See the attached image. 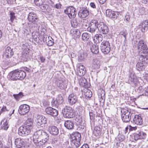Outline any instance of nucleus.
<instances>
[{"label": "nucleus", "instance_id": "nucleus-1", "mask_svg": "<svg viewBox=\"0 0 148 148\" xmlns=\"http://www.w3.org/2000/svg\"><path fill=\"white\" fill-rule=\"evenodd\" d=\"M33 138L34 143L38 147L45 144L49 139L48 134L45 131L40 130L35 132Z\"/></svg>", "mask_w": 148, "mask_h": 148}, {"label": "nucleus", "instance_id": "nucleus-2", "mask_svg": "<svg viewBox=\"0 0 148 148\" xmlns=\"http://www.w3.org/2000/svg\"><path fill=\"white\" fill-rule=\"evenodd\" d=\"M26 73L24 70H15L10 72L8 76L9 78L13 80H22L26 76Z\"/></svg>", "mask_w": 148, "mask_h": 148}, {"label": "nucleus", "instance_id": "nucleus-3", "mask_svg": "<svg viewBox=\"0 0 148 148\" xmlns=\"http://www.w3.org/2000/svg\"><path fill=\"white\" fill-rule=\"evenodd\" d=\"M138 54L140 57L148 58V47L143 40H140L138 43Z\"/></svg>", "mask_w": 148, "mask_h": 148}, {"label": "nucleus", "instance_id": "nucleus-4", "mask_svg": "<svg viewBox=\"0 0 148 148\" xmlns=\"http://www.w3.org/2000/svg\"><path fill=\"white\" fill-rule=\"evenodd\" d=\"M81 135L79 133L76 132L72 133L70 135L69 140L71 145L75 146L76 147H79L81 145Z\"/></svg>", "mask_w": 148, "mask_h": 148}, {"label": "nucleus", "instance_id": "nucleus-5", "mask_svg": "<svg viewBox=\"0 0 148 148\" xmlns=\"http://www.w3.org/2000/svg\"><path fill=\"white\" fill-rule=\"evenodd\" d=\"M130 110L126 107L121 109V112L122 113L121 118L123 122L127 123L130 121L131 116L133 114L131 112Z\"/></svg>", "mask_w": 148, "mask_h": 148}, {"label": "nucleus", "instance_id": "nucleus-6", "mask_svg": "<svg viewBox=\"0 0 148 148\" xmlns=\"http://www.w3.org/2000/svg\"><path fill=\"white\" fill-rule=\"evenodd\" d=\"M140 57L139 60L136 64V68L138 71H143L145 69V65L148 64V58Z\"/></svg>", "mask_w": 148, "mask_h": 148}, {"label": "nucleus", "instance_id": "nucleus-7", "mask_svg": "<svg viewBox=\"0 0 148 148\" xmlns=\"http://www.w3.org/2000/svg\"><path fill=\"white\" fill-rule=\"evenodd\" d=\"M28 20L32 23L36 24L37 28L40 26V22L38 16L34 12H30L28 16Z\"/></svg>", "mask_w": 148, "mask_h": 148}, {"label": "nucleus", "instance_id": "nucleus-8", "mask_svg": "<svg viewBox=\"0 0 148 148\" xmlns=\"http://www.w3.org/2000/svg\"><path fill=\"white\" fill-rule=\"evenodd\" d=\"M101 50L103 53L105 54L109 53L111 49L110 44L107 40H103L100 45Z\"/></svg>", "mask_w": 148, "mask_h": 148}, {"label": "nucleus", "instance_id": "nucleus-9", "mask_svg": "<svg viewBox=\"0 0 148 148\" xmlns=\"http://www.w3.org/2000/svg\"><path fill=\"white\" fill-rule=\"evenodd\" d=\"M32 129L24 125L20 126L18 131V135L22 136H26L30 134Z\"/></svg>", "mask_w": 148, "mask_h": 148}, {"label": "nucleus", "instance_id": "nucleus-10", "mask_svg": "<svg viewBox=\"0 0 148 148\" xmlns=\"http://www.w3.org/2000/svg\"><path fill=\"white\" fill-rule=\"evenodd\" d=\"M63 116L66 118H73L75 116L73 110L70 107L66 106L62 110Z\"/></svg>", "mask_w": 148, "mask_h": 148}, {"label": "nucleus", "instance_id": "nucleus-11", "mask_svg": "<svg viewBox=\"0 0 148 148\" xmlns=\"http://www.w3.org/2000/svg\"><path fill=\"white\" fill-rule=\"evenodd\" d=\"M64 12L67 14L70 18H75L77 13L76 9L73 6L67 7L64 10Z\"/></svg>", "mask_w": 148, "mask_h": 148}, {"label": "nucleus", "instance_id": "nucleus-12", "mask_svg": "<svg viewBox=\"0 0 148 148\" xmlns=\"http://www.w3.org/2000/svg\"><path fill=\"white\" fill-rule=\"evenodd\" d=\"M99 23L95 20H92L89 24L87 31L91 33H94L97 29H98Z\"/></svg>", "mask_w": 148, "mask_h": 148}, {"label": "nucleus", "instance_id": "nucleus-13", "mask_svg": "<svg viewBox=\"0 0 148 148\" xmlns=\"http://www.w3.org/2000/svg\"><path fill=\"white\" fill-rule=\"evenodd\" d=\"M47 121V118L44 116L41 115L36 116V122L38 125L43 127L44 125L46 124Z\"/></svg>", "mask_w": 148, "mask_h": 148}, {"label": "nucleus", "instance_id": "nucleus-14", "mask_svg": "<svg viewBox=\"0 0 148 148\" xmlns=\"http://www.w3.org/2000/svg\"><path fill=\"white\" fill-rule=\"evenodd\" d=\"M13 55L14 52L13 48H11L8 46L5 47L4 51L3 53V56L4 58L7 59H9L11 58Z\"/></svg>", "mask_w": 148, "mask_h": 148}, {"label": "nucleus", "instance_id": "nucleus-15", "mask_svg": "<svg viewBox=\"0 0 148 148\" xmlns=\"http://www.w3.org/2000/svg\"><path fill=\"white\" fill-rule=\"evenodd\" d=\"M30 110V107L28 105L24 104L21 105L19 108L18 112L21 115H24L27 113Z\"/></svg>", "mask_w": 148, "mask_h": 148}, {"label": "nucleus", "instance_id": "nucleus-16", "mask_svg": "<svg viewBox=\"0 0 148 148\" xmlns=\"http://www.w3.org/2000/svg\"><path fill=\"white\" fill-rule=\"evenodd\" d=\"M98 30L103 34H107L109 29L106 25L103 22H99L98 25Z\"/></svg>", "mask_w": 148, "mask_h": 148}, {"label": "nucleus", "instance_id": "nucleus-17", "mask_svg": "<svg viewBox=\"0 0 148 148\" xmlns=\"http://www.w3.org/2000/svg\"><path fill=\"white\" fill-rule=\"evenodd\" d=\"M119 13L117 12L112 11L108 9L106 11L107 16L113 19H116L119 15Z\"/></svg>", "mask_w": 148, "mask_h": 148}, {"label": "nucleus", "instance_id": "nucleus-18", "mask_svg": "<svg viewBox=\"0 0 148 148\" xmlns=\"http://www.w3.org/2000/svg\"><path fill=\"white\" fill-rule=\"evenodd\" d=\"M146 137V134L140 130L138 131L134 134V138L136 140L139 139H144Z\"/></svg>", "mask_w": 148, "mask_h": 148}, {"label": "nucleus", "instance_id": "nucleus-19", "mask_svg": "<svg viewBox=\"0 0 148 148\" xmlns=\"http://www.w3.org/2000/svg\"><path fill=\"white\" fill-rule=\"evenodd\" d=\"M77 101V97L76 94L73 93L69 95L68 98V101L71 105L75 104Z\"/></svg>", "mask_w": 148, "mask_h": 148}, {"label": "nucleus", "instance_id": "nucleus-20", "mask_svg": "<svg viewBox=\"0 0 148 148\" xmlns=\"http://www.w3.org/2000/svg\"><path fill=\"white\" fill-rule=\"evenodd\" d=\"M46 113L53 116H56L58 114V111L56 109L51 107H48L45 109Z\"/></svg>", "mask_w": 148, "mask_h": 148}, {"label": "nucleus", "instance_id": "nucleus-21", "mask_svg": "<svg viewBox=\"0 0 148 148\" xmlns=\"http://www.w3.org/2000/svg\"><path fill=\"white\" fill-rule=\"evenodd\" d=\"M87 45L90 46V50L92 53L95 54H97L99 52L98 46L96 44H93L91 42L88 41Z\"/></svg>", "mask_w": 148, "mask_h": 148}, {"label": "nucleus", "instance_id": "nucleus-22", "mask_svg": "<svg viewBox=\"0 0 148 148\" xmlns=\"http://www.w3.org/2000/svg\"><path fill=\"white\" fill-rule=\"evenodd\" d=\"M48 131L50 134L53 136H56L59 133V130L58 128L56 126L49 125L48 128Z\"/></svg>", "mask_w": 148, "mask_h": 148}, {"label": "nucleus", "instance_id": "nucleus-23", "mask_svg": "<svg viewBox=\"0 0 148 148\" xmlns=\"http://www.w3.org/2000/svg\"><path fill=\"white\" fill-rule=\"evenodd\" d=\"M42 40L43 42H45L46 44L48 46H52L54 44L53 39L50 36H44L43 37Z\"/></svg>", "mask_w": 148, "mask_h": 148}, {"label": "nucleus", "instance_id": "nucleus-24", "mask_svg": "<svg viewBox=\"0 0 148 148\" xmlns=\"http://www.w3.org/2000/svg\"><path fill=\"white\" fill-rule=\"evenodd\" d=\"M58 87L61 89H64L66 88L67 81L64 79L59 80L57 83Z\"/></svg>", "mask_w": 148, "mask_h": 148}, {"label": "nucleus", "instance_id": "nucleus-25", "mask_svg": "<svg viewBox=\"0 0 148 148\" xmlns=\"http://www.w3.org/2000/svg\"><path fill=\"white\" fill-rule=\"evenodd\" d=\"M129 80L128 81V82L131 84L132 87H135L137 86L138 84V81L136 77L133 76L132 77L131 75L130 76H129Z\"/></svg>", "mask_w": 148, "mask_h": 148}, {"label": "nucleus", "instance_id": "nucleus-26", "mask_svg": "<svg viewBox=\"0 0 148 148\" xmlns=\"http://www.w3.org/2000/svg\"><path fill=\"white\" fill-rule=\"evenodd\" d=\"M15 144L16 148H25V143L20 138H16L15 140Z\"/></svg>", "mask_w": 148, "mask_h": 148}, {"label": "nucleus", "instance_id": "nucleus-27", "mask_svg": "<svg viewBox=\"0 0 148 148\" xmlns=\"http://www.w3.org/2000/svg\"><path fill=\"white\" fill-rule=\"evenodd\" d=\"M89 14V11L87 9L81 10L78 12V14L79 17L81 18H84L86 17Z\"/></svg>", "mask_w": 148, "mask_h": 148}, {"label": "nucleus", "instance_id": "nucleus-28", "mask_svg": "<svg viewBox=\"0 0 148 148\" xmlns=\"http://www.w3.org/2000/svg\"><path fill=\"white\" fill-rule=\"evenodd\" d=\"M77 70L78 75L80 76H83L85 74L86 69L85 67L83 65H80L77 67Z\"/></svg>", "mask_w": 148, "mask_h": 148}, {"label": "nucleus", "instance_id": "nucleus-29", "mask_svg": "<svg viewBox=\"0 0 148 148\" xmlns=\"http://www.w3.org/2000/svg\"><path fill=\"white\" fill-rule=\"evenodd\" d=\"M25 47L26 48H25V50L24 49L22 55V60L24 61H27L29 57V49L26 46Z\"/></svg>", "mask_w": 148, "mask_h": 148}, {"label": "nucleus", "instance_id": "nucleus-30", "mask_svg": "<svg viewBox=\"0 0 148 148\" xmlns=\"http://www.w3.org/2000/svg\"><path fill=\"white\" fill-rule=\"evenodd\" d=\"M100 90L101 91V93H100L99 95V97L100 98L99 99V102L100 105L103 106L104 105L105 98V91L101 89Z\"/></svg>", "mask_w": 148, "mask_h": 148}, {"label": "nucleus", "instance_id": "nucleus-31", "mask_svg": "<svg viewBox=\"0 0 148 148\" xmlns=\"http://www.w3.org/2000/svg\"><path fill=\"white\" fill-rule=\"evenodd\" d=\"M40 8L42 11L44 12L50 13L52 11L51 8L47 4L44 3L40 6Z\"/></svg>", "mask_w": 148, "mask_h": 148}, {"label": "nucleus", "instance_id": "nucleus-32", "mask_svg": "<svg viewBox=\"0 0 148 148\" xmlns=\"http://www.w3.org/2000/svg\"><path fill=\"white\" fill-rule=\"evenodd\" d=\"M133 123L137 125H140L142 124L143 120L141 116L136 115L133 118Z\"/></svg>", "mask_w": 148, "mask_h": 148}, {"label": "nucleus", "instance_id": "nucleus-33", "mask_svg": "<svg viewBox=\"0 0 148 148\" xmlns=\"http://www.w3.org/2000/svg\"><path fill=\"white\" fill-rule=\"evenodd\" d=\"M65 127L68 130H72L74 128V125L73 122L70 120H67L64 123Z\"/></svg>", "mask_w": 148, "mask_h": 148}, {"label": "nucleus", "instance_id": "nucleus-34", "mask_svg": "<svg viewBox=\"0 0 148 148\" xmlns=\"http://www.w3.org/2000/svg\"><path fill=\"white\" fill-rule=\"evenodd\" d=\"M103 39V36L100 34H96L94 37L93 40L96 43H99Z\"/></svg>", "mask_w": 148, "mask_h": 148}, {"label": "nucleus", "instance_id": "nucleus-35", "mask_svg": "<svg viewBox=\"0 0 148 148\" xmlns=\"http://www.w3.org/2000/svg\"><path fill=\"white\" fill-rule=\"evenodd\" d=\"M24 125L29 127V128L32 129L33 128V121L32 119L30 118H28L26 121Z\"/></svg>", "mask_w": 148, "mask_h": 148}, {"label": "nucleus", "instance_id": "nucleus-36", "mask_svg": "<svg viewBox=\"0 0 148 148\" xmlns=\"http://www.w3.org/2000/svg\"><path fill=\"white\" fill-rule=\"evenodd\" d=\"M87 57L86 54L80 52L78 53V60L79 62H82L85 60Z\"/></svg>", "mask_w": 148, "mask_h": 148}, {"label": "nucleus", "instance_id": "nucleus-37", "mask_svg": "<svg viewBox=\"0 0 148 148\" xmlns=\"http://www.w3.org/2000/svg\"><path fill=\"white\" fill-rule=\"evenodd\" d=\"M80 85L84 87H86L87 81L86 79L84 77H80L79 80Z\"/></svg>", "mask_w": 148, "mask_h": 148}, {"label": "nucleus", "instance_id": "nucleus-38", "mask_svg": "<svg viewBox=\"0 0 148 148\" xmlns=\"http://www.w3.org/2000/svg\"><path fill=\"white\" fill-rule=\"evenodd\" d=\"M90 35L87 33H84L82 35V40L84 41H89L90 39Z\"/></svg>", "mask_w": 148, "mask_h": 148}, {"label": "nucleus", "instance_id": "nucleus-39", "mask_svg": "<svg viewBox=\"0 0 148 148\" xmlns=\"http://www.w3.org/2000/svg\"><path fill=\"white\" fill-rule=\"evenodd\" d=\"M1 126L2 129L7 130L9 127L8 123L6 121L2 120L1 122Z\"/></svg>", "mask_w": 148, "mask_h": 148}, {"label": "nucleus", "instance_id": "nucleus-40", "mask_svg": "<svg viewBox=\"0 0 148 148\" xmlns=\"http://www.w3.org/2000/svg\"><path fill=\"white\" fill-rule=\"evenodd\" d=\"M93 133L95 136L96 137L99 136L101 134L100 128L98 127H95Z\"/></svg>", "mask_w": 148, "mask_h": 148}, {"label": "nucleus", "instance_id": "nucleus-41", "mask_svg": "<svg viewBox=\"0 0 148 148\" xmlns=\"http://www.w3.org/2000/svg\"><path fill=\"white\" fill-rule=\"evenodd\" d=\"M79 20L77 18H74L71 22V26L74 27H76L79 24Z\"/></svg>", "mask_w": 148, "mask_h": 148}, {"label": "nucleus", "instance_id": "nucleus-42", "mask_svg": "<svg viewBox=\"0 0 148 148\" xmlns=\"http://www.w3.org/2000/svg\"><path fill=\"white\" fill-rule=\"evenodd\" d=\"M46 0H34V2L36 5L40 6L43 4L45 3Z\"/></svg>", "mask_w": 148, "mask_h": 148}, {"label": "nucleus", "instance_id": "nucleus-43", "mask_svg": "<svg viewBox=\"0 0 148 148\" xmlns=\"http://www.w3.org/2000/svg\"><path fill=\"white\" fill-rule=\"evenodd\" d=\"M84 95L86 97L90 98L92 96V92L90 90L86 89L84 91Z\"/></svg>", "mask_w": 148, "mask_h": 148}, {"label": "nucleus", "instance_id": "nucleus-44", "mask_svg": "<svg viewBox=\"0 0 148 148\" xmlns=\"http://www.w3.org/2000/svg\"><path fill=\"white\" fill-rule=\"evenodd\" d=\"M13 96L17 101H18L20 99L22 98L23 95V93L20 92L18 94H14Z\"/></svg>", "mask_w": 148, "mask_h": 148}, {"label": "nucleus", "instance_id": "nucleus-45", "mask_svg": "<svg viewBox=\"0 0 148 148\" xmlns=\"http://www.w3.org/2000/svg\"><path fill=\"white\" fill-rule=\"evenodd\" d=\"M80 35V31L78 29H75L73 31V35L74 37L76 38H79Z\"/></svg>", "mask_w": 148, "mask_h": 148}, {"label": "nucleus", "instance_id": "nucleus-46", "mask_svg": "<svg viewBox=\"0 0 148 148\" xmlns=\"http://www.w3.org/2000/svg\"><path fill=\"white\" fill-rule=\"evenodd\" d=\"M120 34L123 35L125 38V39L124 41V44L126 43V36L127 35V31L125 29H123L120 32Z\"/></svg>", "mask_w": 148, "mask_h": 148}, {"label": "nucleus", "instance_id": "nucleus-47", "mask_svg": "<svg viewBox=\"0 0 148 148\" xmlns=\"http://www.w3.org/2000/svg\"><path fill=\"white\" fill-rule=\"evenodd\" d=\"M78 111L79 115H82L84 113L85 110V108L84 107L79 106L78 107Z\"/></svg>", "mask_w": 148, "mask_h": 148}, {"label": "nucleus", "instance_id": "nucleus-48", "mask_svg": "<svg viewBox=\"0 0 148 148\" xmlns=\"http://www.w3.org/2000/svg\"><path fill=\"white\" fill-rule=\"evenodd\" d=\"M37 34V33H36V32H33L32 33L33 39L37 42H38V39H39V37H38V35L36 34Z\"/></svg>", "mask_w": 148, "mask_h": 148}, {"label": "nucleus", "instance_id": "nucleus-49", "mask_svg": "<svg viewBox=\"0 0 148 148\" xmlns=\"http://www.w3.org/2000/svg\"><path fill=\"white\" fill-rule=\"evenodd\" d=\"M51 106L52 107L57 106L59 104L58 101L55 98H53L52 100L51 101Z\"/></svg>", "mask_w": 148, "mask_h": 148}, {"label": "nucleus", "instance_id": "nucleus-50", "mask_svg": "<svg viewBox=\"0 0 148 148\" xmlns=\"http://www.w3.org/2000/svg\"><path fill=\"white\" fill-rule=\"evenodd\" d=\"M22 70H24V71L25 72H26L27 73H30L31 71V70L30 69V66H29V67H27L26 66L23 67L21 68Z\"/></svg>", "mask_w": 148, "mask_h": 148}, {"label": "nucleus", "instance_id": "nucleus-51", "mask_svg": "<svg viewBox=\"0 0 148 148\" xmlns=\"http://www.w3.org/2000/svg\"><path fill=\"white\" fill-rule=\"evenodd\" d=\"M15 14L13 12H10V20L12 23L13 22L15 18Z\"/></svg>", "mask_w": 148, "mask_h": 148}, {"label": "nucleus", "instance_id": "nucleus-52", "mask_svg": "<svg viewBox=\"0 0 148 148\" xmlns=\"http://www.w3.org/2000/svg\"><path fill=\"white\" fill-rule=\"evenodd\" d=\"M56 99L59 104H61L63 102V97L61 96H58L57 98Z\"/></svg>", "mask_w": 148, "mask_h": 148}, {"label": "nucleus", "instance_id": "nucleus-53", "mask_svg": "<svg viewBox=\"0 0 148 148\" xmlns=\"http://www.w3.org/2000/svg\"><path fill=\"white\" fill-rule=\"evenodd\" d=\"M89 116L90 120L91 121H92V122L94 121L95 119V114L92 112H89Z\"/></svg>", "mask_w": 148, "mask_h": 148}, {"label": "nucleus", "instance_id": "nucleus-54", "mask_svg": "<svg viewBox=\"0 0 148 148\" xmlns=\"http://www.w3.org/2000/svg\"><path fill=\"white\" fill-rule=\"evenodd\" d=\"M144 31L143 32H145V30H147L148 28V21L147 20L144 21Z\"/></svg>", "mask_w": 148, "mask_h": 148}, {"label": "nucleus", "instance_id": "nucleus-55", "mask_svg": "<svg viewBox=\"0 0 148 148\" xmlns=\"http://www.w3.org/2000/svg\"><path fill=\"white\" fill-rule=\"evenodd\" d=\"M88 23H86V22H84V21L82 23V27L84 29H87L89 26V25H88Z\"/></svg>", "mask_w": 148, "mask_h": 148}, {"label": "nucleus", "instance_id": "nucleus-56", "mask_svg": "<svg viewBox=\"0 0 148 148\" xmlns=\"http://www.w3.org/2000/svg\"><path fill=\"white\" fill-rule=\"evenodd\" d=\"M62 5L60 3H57L54 5V8L60 9L61 8Z\"/></svg>", "mask_w": 148, "mask_h": 148}, {"label": "nucleus", "instance_id": "nucleus-57", "mask_svg": "<svg viewBox=\"0 0 148 148\" xmlns=\"http://www.w3.org/2000/svg\"><path fill=\"white\" fill-rule=\"evenodd\" d=\"M129 129L130 131H132L133 130H135L137 129L136 127H132L130 125H129L128 126Z\"/></svg>", "mask_w": 148, "mask_h": 148}, {"label": "nucleus", "instance_id": "nucleus-58", "mask_svg": "<svg viewBox=\"0 0 148 148\" xmlns=\"http://www.w3.org/2000/svg\"><path fill=\"white\" fill-rule=\"evenodd\" d=\"M125 138V137L123 135H121L119 137V141L120 142H122L124 140Z\"/></svg>", "mask_w": 148, "mask_h": 148}, {"label": "nucleus", "instance_id": "nucleus-59", "mask_svg": "<svg viewBox=\"0 0 148 148\" xmlns=\"http://www.w3.org/2000/svg\"><path fill=\"white\" fill-rule=\"evenodd\" d=\"M144 21L139 25V26L141 27H140V28H141L142 29V30H143V29H144Z\"/></svg>", "mask_w": 148, "mask_h": 148}, {"label": "nucleus", "instance_id": "nucleus-60", "mask_svg": "<svg viewBox=\"0 0 148 148\" xmlns=\"http://www.w3.org/2000/svg\"><path fill=\"white\" fill-rule=\"evenodd\" d=\"M125 19L129 22L130 21V17L129 15H126L125 16Z\"/></svg>", "mask_w": 148, "mask_h": 148}, {"label": "nucleus", "instance_id": "nucleus-61", "mask_svg": "<svg viewBox=\"0 0 148 148\" xmlns=\"http://www.w3.org/2000/svg\"><path fill=\"white\" fill-rule=\"evenodd\" d=\"M138 90H139V93H142L143 92H145V90L143 89L142 87H140L138 88Z\"/></svg>", "mask_w": 148, "mask_h": 148}, {"label": "nucleus", "instance_id": "nucleus-62", "mask_svg": "<svg viewBox=\"0 0 148 148\" xmlns=\"http://www.w3.org/2000/svg\"><path fill=\"white\" fill-rule=\"evenodd\" d=\"M80 148H89L88 145L87 144H84Z\"/></svg>", "mask_w": 148, "mask_h": 148}, {"label": "nucleus", "instance_id": "nucleus-63", "mask_svg": "<svg viewBox=\"0 0 148 148\" xmlns=\"http://www.w3.org/2000/svg\"><path fill=\"white\" fill-rule=\"evenodd\" d=\"M145 95L148 96V87L145 88Z\"/></svg>", "mask_w": 148, "mask_h": 148}, {"label": "nucleus", "instance_id": "nucleus-64", "mask_svg": "<svg viewBox=\"0 0 148 148\" xmlns=\"http://www.w3.org/2000/svg\"><path fill=\"white\" fill-rule=\"evenodd\" d=\"M144 79L148 82V73L145 74L144 76Z\"/></svg>", "mask_w": 148, "mask_h": 148}]
</instances>
